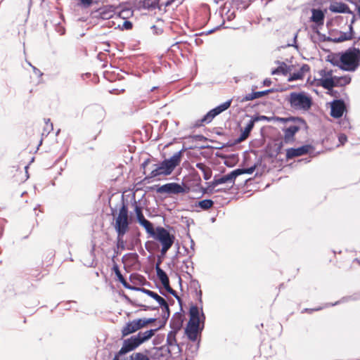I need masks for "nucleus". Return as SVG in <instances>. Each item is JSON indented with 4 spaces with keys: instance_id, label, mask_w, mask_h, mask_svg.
<instances>
[{
    "instance_id": "f257e3e1",
    "label": "nucleus",
    "mask_w": 360,
    "mask_h": 360,
    "mask_svg": "<svg viewBox=\"0 0 360 360\" xmlns=\"http://www.w3.org/2000/svg\"><path fill=\"white\" fill-rule=\"evenodd\" d=\"M350 47L342 53L338 66L342 70L353 72L359 65L360 49L359 48Z\"/></svg>"
},
{
    "instance_id": "f03ea898",
    "label": "nucleus",
    "mask_w": 360,
    "mask_h": 360,
    "mask_svg": "<svg viewBox=\"0 0 360 360\" xmlns=\"http://www.w3.org/2000/svg\"><path fill=\"white\" fill-rule=\"evenodd\" d=\"M280 121L286 122L288 121H293L294 122L304 123V120L300 118L295 117H288V118H278ZM300 129V126L297 123L290 124L288 127H284L282 131H283L284 136L283 141H281L278 147V153L282 149L283 143L291 144L295 141V136L296 133Z\"/></svg>"
},
{
    "instance_id": "7ed1b4c3",
    "label": "nucleus",
    "mask_w": 360,
    "mask_h": 360,
    "mask_svg": "<svg viewBox=\"0 0 360 360\" xmlns=\"http://www.w3.org/2000/svg\"><path fill=\"white\" fill-rule=\"evenodd\" d=\"M189 314L190 320L186 328V333L189 340L195 341L197 340L200 325V312L198 307L196 305L191 306Z\"/></svg>"
},
{
    "instance_id": "20e7f679",
    "label": "nucleus",
    "mask_w": 360,
    "mask_h": 360,
    "mask_svg": "<svg viewBox=\"0 0 360 360\" xmlns=\"http://www.w3.org/2000/svg\"><path fill=\"white\" fill-rule=\"evenodd\" d=\"M114 228L117 233L126 234L129 229L128 207L124 202V199L122 200V206L119 210V213L115 219Z\"/></svg>"
},
{
    "instance_id": "39448f33",
    "label": "nucleus",
    "mask_w": 360,
    "mask_h": 360,
    "mask_svg": "<svg viewBox=\"0 0 360 360\" xmlns=\"http://www.w3.org/2000/svg\"><path fill=\"white\" fill-rule=\"evenodd\" d=\"M176 331H169L167 336V344L166 345L156 347L155 348V355L160 356H163L162 352L165 351L169 355H172V354H176L181 352V349L179 345L177 343L176 335Z\"/></svg>"
},
{
    "instance_id": "423d86ee",
    "label": "nucleus",
    "mask_w": 360,
    "mask_h": 360,
    "mask_svg": "<svg viewBox=\"0 0 360 360\" xmlns=\"http://www.w3.org/2000/svg\"><path fill=\"white\" fill-rule=\"evenodd\" d=\"M231 102L232 99H229L210 110L201 119L197 120L195 122L194 127H199L203 126L205 124L210 123L217 115L227 110L231 106Z\"/></svg>"
},
{
    "instance_id": "0eeeda50",
    "label": "nucleus",
    "mask_w": 360,
    "mask_h": 360,
    "mask_svg": "<svg viewBox=\"0 0 360 360\" xmlns=\"http://www.w3.org/2000/svg\"><path fill=\"white\" fill-rule=\"evenodd\" d=\"M155 235L153 236L156 240L160 242L162 245L161 253L165 254L172 246L175 237L163 227L158 226L155 231Z\"/></svg>"
},
{
    "instance_id": "6e6552de",
    "label": "nucleus",
    "mask_w": 360,
    "mask_h": 360,
    "mask_svg": "<svg viewBox=\"0 0 360 360\" xmlns=\"http://www.w3.org/2000/svg\"><path fill=\"white\" fill-rule=\"evenodd\" d=\"M289 102L290 105L298 110H308L311 105V100L304 93L292 92L290 95Z\"/></svg>"
},
{
    "instance_id": "1a4fd4ad",
    "label": "nucleus",
    "mask_w": 360,
    "mask_h": 360,
    "mask_svg": "<svg viewBox=\"0 0 360 360\" xmlns=\"http://www.w3.org/2000/svg\"><path fill=\"white\" fill-rule=\"evenodd\" d=\"M115 6L112 5H107L104 6L98 9H97L94 13L95 17L98 18L103 20H108L110 18H115L116 19L125 18L122 16L123 11L119 12L118 14H116L115 12Z\"/></svg>"
},
{
    "instance_id": "9d476101",
    "label": "nucleus",
    "mask_w": 360,
    "mask_h": 360,
    "mask_svg": "<svg viewBox=\"0 0 360 360\" xmlns=\"http://www.w3.org/2000/svg\"><path fill=\"white\" fill-rule=\"evenodd\" d=\"M236 177L237 176L235 170L231 172L229 174L226 175H215L214 176V179L208 183L207 188L210 189V191H213L216 186L223 184H229L232 186L233 184H234L235 179Z\"/></svg>"
},
{
    "instance_id": "9b49d317",
    "label": "nucleus",
    "mask_w": 360,
    "mask_h": 360,
    "mask_svg": "<svg viewBox=\"0 0 360 360\" xmlns=\"http://www.w3.org/2000/svg\"><path fill=\"white\" fill-rule=\"evenodd\" d=\"M351 77L345 75L342 77L334 76V79H325L323 82V87L325 89L333 91V88L335 86H345L351 82Z\"/></svg>"
},
{
    "instance_id": "f8f14e48",
    "label": "nucleus",
    "mask_w": 360,
    "mask_h": 360,
    "mask_svg": "<svg viewBox=\"0 0 360 360\" xmlns=\"http://www.w3.org/2000/svg\"><path fill=\"white\" fill-rule=\"evenodd\" d=\"M181 152L182 150L178 151L175 153L170 158L165 159L160 162L161 165H162L165 169V171L167 172L168 175L170 174L174 171V168L180 163Z\"/></svg>"
},
{
    "instance_id": "ddd939ff",
    "label": "nucleus",
    "mask_w": 360,
    "mask_h": 360,
    "mask_svg": "<svg viewBox=\"0 0 360 360\" xmlns=\"http://www.w3.org/2000/svg\"><path fill=\"white\" fill-rule=\"evenodd\" d=\"M141 343L136 335L131 336L129 338L125 339L123 341V345L120 351L119 354H125L136 349Z\"/></svg>"
},
{
    "instance_id": "4468645a",
    "label": "nucleus",
    "mask_w": 360,
    "mask_h": 360,
    "mask_svg": "<svg viewBox=\"0 0 360 360\" xmlns=\"http://www.w3.org/2000/svg\"><path fill=\"white\" fill-rule=\"evenodd\" d=\"M160 193L179 194L186 192L184 187L177 183H168L160 186L157 189Z\"/></svg>"
},
{
    "instance_id": "2eb2a0df",
    "label": "nucleus",
    "mask_w": 360,
    "mask_h": 360,
    "mask_svg": "<svg viewBox=\"0 0 360 360\" xmlns=\"http://www.w3.org/2000/svg\"><path fill=\"white\" fill-rule=\"evenodd\" d=\"M346 110L344 101L341 99L334 100L331 103L330 115L335 118L341 117Z\"/></svg>"
},
{
    "instance_id": "dca6fc26",
    "label": "nucleus",
    "mask_w": 360,
    "mask_h": 360,
    "mask_svg": "<svg viewBox=\"0 0 360 360\" xmlns=\"http://www.w3.org/2000/svg\"><path fill=\"white\" fill-rule=\"evenodd\" d=\"M141 328H142V326L139 319L129 321L127 323L126 325L122 328L121 330L122 336H127L129 334L136 332Z\"/></svg>"
},
{
    "instance_id": "f3484780",
    "label": "nucleus",
    "mask_w": 360,
    "mask_h": 360,
    "mask_svg": "<svg viewBox=\"0 0 360 360\" xmlns=\"http://www.w3.org/2000/svg\"><path fill=\"white\" fill-rule=\"evenodd\" d=\"M310 148L309 145H304L297 148H288L286 150V158L290 160L295 157L306 155L309 153Z\"/></svg>"
},
{
    "instance_id": "a211bd4d",
    "label": "nucleus",
    "mask_w": 360,
    "mask_h": 360,
    "mask_svg": "<svg viewBox=\"0 0 360 360\" xmlns=\"http://www.w3.org/2000/svg\"><path fill=\"white\" fill-rule=\"evenodd\" d=\"M329 10L335 13H352L348 5L343 2L335 1L331 3Z\"/></svg>"
},
{
    "instance_id": "6ab92c4d",
    "label": "nucleus",
    "mask_w": 360,
    "mask_h": 360,
    "mask_svg": "<svg viewBox=\"0 0 360 360\" xmlns=\"http://www.w3.org/2000/svg\"><path fill=\"white\" fill-rule=\"evenodd\" d=\"M156 274L162 284L163 285L165 289L168 291L172 290V288L169 285V280L167 275V274L160 267L159 264H157L155 266Z\"/></svg>"
},
{
    "instance_id": "aec40b11",
    "label": "nucleus",
    "mask_w": 360,
    "mask_h": 360,
    "mask_svg": "<svg viewBox=\"0 0 360 360\" xmlns=\"http://www.w3.org/2000/svg\"><path fill=\"white\" fill-rule=\"evenodd\" d=\"M276 63L278 65V68L272 70L271 75H283L286 76L290 71L291 67L288 66L284 62L276 61Z\"/></svg>"
},
{
    "instance_id": "412c9836",
    "label": "nucleus",
    "mask_w": 360,
    "mask_h": 360,
    "mask_svg": "<svg viewBox=\"0 0 360 360\" xmlns=\"http://www.w3.org/2000/svg\"><path fill=\"white\" fill-rule=\"evenodd\" d=\"M182 323L183 319L181 314L179 312L175 313L170 321V326L173 329L172 331L177 332L179 330H180L182 326Z\"/></svg>"
},
{
    "instance_id": "4be33fe9",
    "label": "nucleus",
    "mask_w": 360,
    "mask_h": 360,
    "mask_svg": "<svg viewBox=\"0 0 360 360\" xmlns=\"http://www.w3.org/2000/svg\"><path fill=\"white\" fill-rule=\"evenodd\" d=\"M138 222L141 225L146 231L148 233H149L152 236H155V232L153 228V226L150 221L147 220L144 215L139 217L138 219H136Z\"/></svg>"
},
{
    "instance_id": "5701e85b",
    "label": "nucleus",
    "mask_w": 360,
    "mask_h": 360,
    "mask_svg": "<svg viewBox=\"0 0 360 360\" xmlns=\"http://www.w3.org/2000/svg\"><path fill=\"white\" fill-rule=\"evenodd\" d=\"M311 20L315 22L317 25H323L324 23V13L320 9L313 8L311 10Z\"/></svg>"
},
{
    "instance_id": "b1692460",
    "label": "nucleus",
    "mask_w": 360,
    "mask_h": 360,
    "mask_svg": "<svg viewBox=\"0 0 360 360\" xmlns=\"http://www.w3.org/2000/svg\"><path fill=\"white\" fill-rule=\"evenodd\" d=\"M273 91H274V89H267V90H265V91H253V92H251L250 94H247L242 98V101H252V100H254L255 98H258L262 97V96L268 94L269 93L272 92Z\"/></svg>"
},
{
    "instance_id": "393cba45",
    "label": "nucleus",
    "mask_w": 360,
    "mask_h": 360,
    "mask_svg": "<svg viewBox=\"0 0 360 360\" xmlns=\"http://www.w3.org/2000/svg\"><path fill=\"white\" fill-rule=\"evenodd\" d=\"M136 291H141L144 294L148 295L149 297L153 298L159 304H165V300L158 295L156 292L151 291L150 290L146 289L144 288H138L136 287Z\"/></svg>"
},
{
    "instance_id": "a878e982",
    "label": "nucleus",
    "mask_w": 360,
    "mask_h": 360,
    "mask_svg": "<svg viewBox=\"0 0 360 360\" xmlns=\"http://www.w3.org/2000/svg\"><path fill=\"white\" fill-rule=\"evenodd\" d=\"M254 125H255V124L250 120L248 122V124H247L246 127H245V129H243V131H242V134L236 139V142L238 143H240V142L243 141L244 140H245L249 136L250 131H252V129L254 127Z\"/></svg>"
},
{
    "instance_id": "bb28decb",
    "label": "nucleus",
    "mask_w": 360,
    "mask_h": 360,
    "mask_svg": "<svg viewBox=\"0 0 360 360\" xmlns=\"http://www.w3.org/2000/svg\"><path fill=\"white\" fill-rule=\"evenodd\" d=\"M351 39V35L350 34H347V32H338L337 35H334L333 34H331V37H329V40L333 42H342L345 41L350 40Z\"/></svg>"
},
{
    "instance_id": "cd10ccee",
    "label": "nucleus",
    "mask_w": 360,
    "mask_h": 360,
    "mask_svg": "<svg viewBox=\"0 0 360 360\" xmlns=\"http://www.w3.org/2000/svg\"><path fill=\"white\" fill-rule=\"evenodd\" d=\"M165 169L161 165L160 162L158 164L154 165V168L151 171L150 174L146 178H154L159 176H166L168 175Z\"/></svg>"
},
{
    "instance_id": "c85d7f7f",
    "label": "nucleus",
    "mask_w": 360,
    "mask_h": 360,
    "mask_svg": "<svg viewBox=\"0 0 360 360\" xmlns=\"http://www.w3.org/2000/svg\"><path fill=\"white\" fill-rule=\"evenodd\" d=\"M319 75L321 76V78L318 80L319 84L323 87V82L325 79H334V76H333V71L328 70L327 69H323L321 70L319 72Z\"/></svg>"
},
{
    "instance_id": "c756f323",
    "label": "nucleus",
    "mask_w": 360,
    "mask_h": 360,
    "mask_svg": "<svg viewBox=\"0 0 360 360\" xmlns=\"http://www.w3.org/2000/svg\"><path fill=\"white\" fill-rule=\"evenodd\" d=\"M158 330V328L155 329H150L146 330L145 332H139L136 336L139 339V341L141 343H143L144 342L148 340L154 334L155 332Z\"/></svg>"
},
{
    "instance_id": "7c9ffc66",
    "label": "nucleus",
    "mask_w": 360,
    "mask_h": 360,
    "mask_svg": "<svg viewBox=\"0 0 360 360\" xmlns=\"http://www.w3.org/2000/svg\"><path fill=\"white\" fill-rule=\"evenodd\" d=\"M117 244H116V246H117V249L115 250V254H116V255H118L119 254V251L120 250H125L126 248V242L124 240V236L125 234H120V233H117Z\"/></svg>"
},
{
    "instance_id": "2f4dec72",
    "label": "nucleus",
    "mask_w": 360,
    "mask_h": 360,
    "mask_svg": "<svg viewBox=\"0 0 360 360\" xmlns=\"http://www.w3.org/2000/svg\"><path fill=\"white\" fill-rule=\"evenodd\" d=\"M116 276L117 278V280L122 284V285L127 288V289H129V290H136V287H134V286H131L130 285L127 281L126 280L124 279V278L123 277V276L122 275L120 271H117V274H116Z\"/></svg>"
},
{
    "instance_id": "473e14b6",
    "label": "nucleus",
    "mask_w": 360,
    "mask_h": 360,
    "mask_svg": "<svg viewBox=\"0 0 360 360\" xmlns=\"http://www.w3.org/2000/svg\"><path fill=\"white\" fill-rule=\"evenodd\" d=\"M129 360H150V358L143 352H135L129 356Z\"/></svg>"
},
{
    "instance_id": "72a5a7b5",
    "label": "nucleus",
    "mask_w": 360,
    "mask_h": 360,
    "mask_svg": "<svg viewBox=\"0 0 360 360\" xmlns=\"http://www.w3.org/2000/svg\"><path fill=\"white\" fill-rule=\"evenodd\" d=\"M214 202L212 200L205 199L198 202V206L202 210H208L212 207Z\"/></svg>"
},
{
    "instance_id": "f704fd0d",
    "label": "nucleus",
    "mask_w": 360,
    "mask_h": 360,
    "mask_svg": "<svg viewBox=\"0 0 360 360\" xmlns=\"http://www.w3.org/2000/svg\"><path fill=\"white\" fill-rule=\"evenodd\" d=\"M255 167H251L247 169H235V172L236 174V176L243 174H251L255 171Z\"/></svg>"
},
{
    "instance_id": "c9c22d12",
    "label": "nucleus",
    "mask_w": 360,
    "mask_h": 360,
    "mask_svg": "<svg viewBox=\"0 0 360 360\" xmlns=\"http://www.w3.org/2000/svg\"><path fill=\"white\" fill-rule=\"evenodd\" d=\"M44 121H45L46 126L44 128L43 134H46V135H48L53 131V124L51 122L50 119H45Z\"/></svg>"
},
{
    "instance_id": "e433bc0d",
    "label": "nucleus",
    "mask_w": 360,
    "mask_h": 360,
    "mask_svg": "<svg viewBox=\"0 0 360 360\" xmlns=\"http://www.w3.org/2000/svg\"><path fill=\"white\" fill-rule=\"evenodd\" d=\"M160 305L162 307V313H163V315H162L163 319H165L166 320H167L170 315L169 308V305H168L167 302L165 301V304H160Z\"/></svg>"
},
{
    "instance_id": "4c0bfd02",
    "label": "nucleus",
    "mask_w": 360,
    "mask_h": 360,
    "mask_svg": "<svg viewBox=\"0 0 360 360\" xmlns=\"http://www.w3.org/2000/svg\"><path fill=\"white\" fill-rule=\"evenodd\" d=\"M132 23L129 20H124L122 25H117V27L121 30H129L132 29Z\"/></svg>"
},
{
    "instance_id": "58836bf2",
    "label": "nucleus",
    "mask_w": 360,
    "mask_h": 360,
    "mask_svg": "<svg viewBox=\"0 0 360 360\" xmlns=\"http://www.w3.org/2000/svg\"><path fill=\"white\" fill-rule=\"evenodd\" d=\"M157 5L156 0H143V6L145 8H155Z\"/></svg>"
},
{
    "instance_id": "ea45409f",
    "label": "nucleus",
    "mask_w": 360,
    "mask_h": 360,
    "mask_svg": "<svg viewBox=\"0 0 360 360\" xmlns=\"http://www.w3.org/2000/svg\"><path fill=\"white\" fill-rule=\"evenodd\" d=\"M251 120L255 124V122H259V121H268V122H269V121L271 120V117H266L265 115H257V116L252 117Z\"/></svg>"
},
{
    "instance_id": "a19ab883",
    "label": "nucleus",
    "mask_w": 360,
    "mask_h": 360,
    "mask_svg": "<svg viewBox=\"0 0 360 360\" xmlns=\"http://www.w3.org/2000/svg\"><path fill=\"white\" fill-rule=\"evenodd\" d=\"M303 78V75L302 74V71H297V72H294L290 74L288 81H295L298 79H301Z\"/></svg>"
},
{
    "instance_id": "79ce46f5",
    "label": "nucleus",
    "mask_w": 360,
    "mask_h": 360,
    "mask_svg": "<svg viewBox=\"0 0 360 360\" xmlns=\"http://www.w3.org/2000/svg\"><path fill=\"white\" fill-rule=\"evenodd\" d=\"M134 212L136 213V219H138L139 217L142 216L143 214V212H142V208L137 205L136 202L134 201Z\"/></svg>"
},
{
    "instance_id": "37998d69",
    "label": "nucleus",
    "mask_w": 360,
    "mask_h": 360,
    "mask_svg": "<svg viewBox=\"0 0 360 360\" xmlns=\"http://www.w3.org/2000/svg\"><path fill=\"white\" fill-rule=\"evenodd\" d=\"M139 319L141 320V323L142 328H143L144 326H146V325H148L149 323H153L156 320L154 318H150V319L143 318V319Z\"/></svg>"
},
{
    "instance_id": "c03bdc74",
    "label": "nucleus",
    "mask_w": 360,
    "mask_h": 360,
    "mask_svg": "<svg viewBox=\"0 0 360 360\" xmlns=\"http://www.w3.org/2000/svg\"><path fill=\"white\" fill-rule=\"evenodd\" d=\"M55 30L56 31L59 33L60 35H63L65 34V27H63V25H61L60 22H58V24L56 25V27H55Z\"/></svg>"
},
{
    "instance_id": "a18cd8bd",
    "label": "nucleus",
    "mask_w": 360,
    "mask_h": 360,
    "mask_svg": "<svg viewBox=\"0 0 360 360\" xmlns=\"http://www.w3.org/2000/svg\"><path fill=\"white\" fill-rule=\"evenodd\" d=\"M202 173H203V178L205 180H208L212 177V172L210 167L208 169H207L205 171H204Z\"/></svg>"
},
{
    "instance_id": "49530a36",
    "label": "nucleus",
    "mask_w": 360,
    "mask_h": 360,
    "mask_svg": "<svg viewBox=\"0 0 360 360\" xmlns=\"http://www.w3.org/2000/svg\"><path fill=\"white\" fill-rule=\"evenodd\" d=\"M340 124L344 129H347V128H349L350 127V123H349V120L345 119V118L342 120L340 122Z\"/></svg>"
},
{
    "instance_id": "de8ad7c7",
    "label": "nucleus",
    "mask_w": 360,
    "mask_h": 360,
    "mask_svg": "<svg viewBox=\"0 0 360 360\" xmlns=\"http://www.w3.org/2000/svg\"><path fill=\"white\" fill-rule=\"evenodd\" d=\"M167 292H168L169 293H170L171 295H173V296H174V297L177 300V301H178L179 304L180 305H181V302H182L181 299V297L177 295L176 292L174 290H173V289L172 288V290H169Z\"/></svg>"
},
{
    "instance_id": "09e8293b",
    "label": "nucleus",
    "mask_w": 360,
    "mask_h": 360,
    "mask_svg": "<svg viewBox=\"0 0 360 360\" xmlns=\"http://www.w3.org/2000/svg\"><path fill=\"white\" fill-rule=\"evenodd\" d=\"M195 167L200 169L202 172H203L204 171H205L207 169L209 168V167H207V165H205L204 163L202 162H198L196 165H195Z\"/></svg>"
},
{
    "instance_id": "8fccbe9b",
    "label": "nucleus",
    "mask_w": 360,
    "mask_h": 360,
    "mask_svg": "<svg viewBox=\"0 0 360 360\" xmlns=\"http://www.w3.org/2000/svg\"><path fill=\"white\" fill-rule=\"evenodd\" d=\"M338 140H339V142L343 145L345 142H347V137L345 134H340L339 136H338Z\"/></svg>"
},
{
    "instance_id": "3c124183",
    "label": "nucleus",
    "mask_w": 360,
    "mask_h": 360,
    "mask_svg": "<svg viewBox=\"0 0 360 360\" xmlns=\"http://www.w3.org/2000/svg\"><path fill=\"white\" fill-rule=\"evenodd\" d=\"M92 4V0H81L80 4L85 8L89 7Z\"/></svg>"
},
{
    "instance_id": "603ef678",
    "label": "nucleus",
    "mask_w": 360,
    "mask_h": 360,
    "mask_svg": "<svg viewBox=\"0 0 360 360\" xmlns=\"http://www.w3.org/2000/svg\"><path fill=\"white\" fill-rule=\"evenodd\" d=\"M29 65L32 68L34 73L36 75H38L39 77L42 76L43 73L39 69H37L36 67L32 65L30 63H29Z\"/></svg>"
},
{
    "instance_id": "864d4df0",
    "label": "nucleus",
    "mask_w": 360,
    "mask_h": 360,
    "mask_svg": "<svg viewBox=\"0 0 360 360\" xmlns=\"http://www.w3.org/2000/svg\"><path fill=\"white\" fill-rule=\"evenodd\" d=\"M299 71H302V74L304 75V73L305 72H308L309 71V66L308 65H303L300 69L299 70Z\"/></svg>"
},
{
    "instance_id": "5fc2aeb1",
    "label": "nucleus",
    "mask_w": 360,
    "mask_h": 360,
    "mask_svg": "<svg viewBox=\"0 0 360 360\" xmlns=\"http://www.w3.org/2000/svg\"><path fill=\"white\" fill-rule=\"evenodd\" d=\"M347 33L350 34L351 39L354 38V31L352 25H349V32H347Z\"/></svg>"
},
{
    "instance_id": "6e6d98bb",
    "label": "nucleus",
    "mask_w": 360,
    "mask_h": 360,
    "mask_svg": "<svg viewBox=\"0 0 360 360\" xmlns=\"http://www.w3.org/2000/svg\"><path fill=\"white\" fill-rule=\"evenodd\" d=\"M138 306L141 307L143 310H154L156 308L150 307L149 306L143 305V304H138Z\"/></svg>"
},
{
    "instance_id": "4d7b16f0",
    "label": "nucleus",
    "mask_w": 360,
    "mask_h": 360,
    "mask_svg": "<svg viewBox=\"0 0 360 360\" xmlns=\"http://www.w3.org/2000/svg\"><path fill=\"white\" fill-rule=\"evenodd\" d=\"M195 292L196 295L200 301V302H202V291L199 290V291L197 290V288H195Z\"/></svg>"
},
{
    "instance_id": "13d9d810",
    "label": "nucleus",
    "mask_w": 360,
    "mask_h": 360,
    "mask_svg": "<svg viewBox=\"0 0 360 360\" xmlns=\"http://www.w3.org/2000/svg\"><path fill=\"white\" fill-rule=\"evenodd\" d=\"M322 308L321 307H319V308H317V309H304L302 312L304 311H306V312H312V311H319V310H321Z\"/></svg>"
},
{
    "instance_id": "bf43d9fd",
    "label": "nucleus",
    "mask_w": 360,
    "mask_h": 360,
    "mask_svg": "<svg viewBox=\"0 0 360 360\" xmlns=\"http://www.w3.org/2000/svg\"><path fill=\"white\" fill-rule=\"evenodd\" d=\"M264 86H270L271 84V81L270 79H266L263 82Z\"/></svg>"
},
{
    "instance_id": "052dcab7",
    "label": "nucleus",
    "mask_w": 360,
    "mask_h": 360,
    "mask_svg": "<svg viewBox=\"0 0 360 360\" xmlns=\"http://www.w3.org/2000/svg\"><path fill=\"white\" fill-rule=\"evenodd\" d=\"M149 162H150L149 159L146 160L142 163V165H141L142 167H143V169H145V168H146V167L148 165Z\"/></svg>"
},
{
    "instance_id": "680f3d73",
    "label": "nucleus",
    "mask_w": 360,
    "mask_h": 360,
    "mask_svg": "<svg viewBox=\"0 0 360 360\" xmlns=\"http://www.w3.org/2000/svg\"><path fill=\"white\" fill-rule=\"evenodd\" d=\"M352 15V18L351 20V22H350V25H352L354 23L355 20H356V15L355 14L352 12V13H350Z\"/></svg>"
},
{
    "instance_id": "e2e57ef3",
    "label": "nucleus",
    "mask_w": 360,
    "mask_h": 360,
    "mask_svg": "<svg viewBox=\"0 0 360 360\" xmlns=\"http://www.w3.org/2000/svg\"><path fill=\"white\" fill-rule=\"evenodd\" d=\"M122 354H119V353L117 352V354H115L114 358L112 359V360H120L119 357L120 356H121Z\"/></svg>"
},
{
    "instance_id": "0e129e2a",
    "label": "nucleus",
    "mask_w": 360,
    "mask_h": 360,
    "mask_svg": "<svg viewBox=\"0 0 360 360\" xmlns=\"http://www.w3.org/2000/svg\"><path fill=\"white\" fill-rule=\"evenodd\" d=\"M112 269L115 271V275L117 274V271H120V269L117 265H115Z\"/></svg>"
},
{
    "instance_id": "69168bd1",
    "label": "nucleus",
    "mask_w": 360,
    "mask_h": 360,
    "mask_svg": "<svg viewBox=\"0 0 360 360\" xmlns=\"http://www.w3.org/2000/svg\"><path fill=\"white\" fill-rule=\"evenodd\" d=\"M360 40V36L357 38L356 41L354 42V45L356 46L359 44V41Z\"/></svg>"
},
{
    "instance_id": "338daca9",
    "label": "nucleus",
    "mask_w": 360,
    "mask_h": 360,
    "mask_svg": "<svg viewBox=\"0 0 360 360\" xmlns=\"http://www.w3.org/2000/svg\"><path fill=\"white\" fill-rule=\"evenodd\" d=\"M172 3V1H167V2L165 4V5L166 6H169Z\"/></svg>"
},
{
    "instance_id": "774afa93",
    "label": "nucleus",
    "mask_w": 360,
    "mask_h": 360,
    "mask_svg": "<svg viewBox=\"0 0 360 360\" xmlns=\"http://www.w3.org/2000/svg\"><path fill=\"white\" fill-rule=\"evenodd\" d=\"M357 11H358L359 15L360 17V5L357 7Z\"/></svg>"
}]
</instances>
